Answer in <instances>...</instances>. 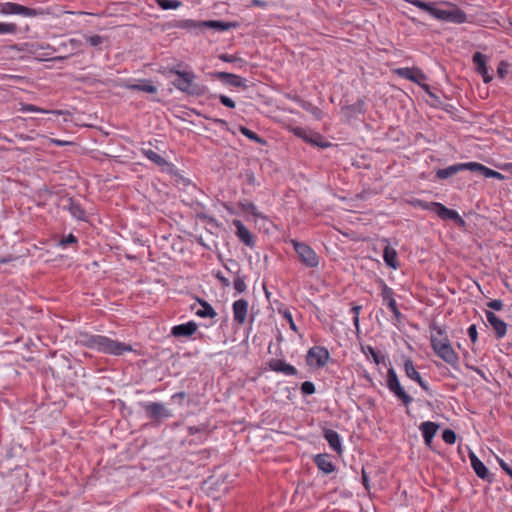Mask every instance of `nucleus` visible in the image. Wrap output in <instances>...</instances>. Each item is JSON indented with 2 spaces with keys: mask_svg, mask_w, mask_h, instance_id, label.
<instances>
[{
  "mask_svg": "<svg viewBox=\"0 0 512 512\" xmlns=\"http://www.w3.org/2000/svg\"><path fill=\"white\" fill-rule=\"evenodd\" d=\"M323 437L328 442L330 448L334 450L338 455H342L343 446L339 433L332 429H324Z\"/></svg>",
  "mask_w": 512,
  "mask_h": 512,
  "instance_id": "nucleus-23",
  "label": "nucleus"
},
{
  "mask_svg": "<svg viewBox=\"0 0 512 512\" xmlns=\"http://www.w3.org/2000/svg\"><path fill=\"white\" fill-rule=\"evenodd\" d=\"M380 288H381L380 294H381L383 303L393 313L394 317L397 320H400L402 317V313L400 312V310L397 307L393 289L391 287H389L383 280H380Z\"/></svg>",
  "mask_w": 512,
  "mask_h": 512,
  "instance_id": "nucleus-10",
  "label": "nucleus"
},
{
  "mask_svg": "<svg viewBox=\"0 0 512 512\" xmlns=\"http://www.w3.org/2000/svg\"><path fill=\"white\" fill-rule=\"evenodd\" d=\"M361 475H362V483L365 486V488L368 489L369 488V485H368L369 479H368V475L365 472V470H362Z\"/></svg>",
  "mask_w": 512,
  "mask_h": 512,
  "instance_id": "nucleus-60",
  "label": "nucleus"
},
{
  "mask_svg": "<svg viewBox=\"0 0 512 512\" xmlns=\"http://www.w3.org/2000/svg\"><path fill=\"white\" fill-rule=\"evenodd\" d=\"M238 207L241 209V211L244 213V214H250L252 215L254 218H261V219H264L265 216L263 215V213H261L258 208L256 207V205L248 200H242L238 203Z\"/></svg>",
  "mask_w": 512,
  "mask_h": 512,
  "instance_id": "nucleus-30",
  "label": "nucleus"
},
{
  "mask_svg": "<svg viewBox=\"0 0 512 512\" xmlns=\"http://www.w3.org/2000/svg\"><path fill=\"white\" fill-rule=\"evenodd\" d=\"M141 153L147 159H149L151 162H153L154 164H156L159 167L163 168L168 165V161L165 158H163L162 156H160L158 153L153 151L152 149L143 148V149H141Z\"/></svg>",
  "mask_w": 512,
  "mask_h": 512,
  "instance_id": "nucleus-32",
  "label": "nucleus"
},
{
  "mask_svg": "<svg viewBox=\"0 0 512 512\" xmlns=\"http://www.w3.org/2000/svg\"><path fill=\"white\" fill-rule=\"evenodd\" d=\"M415 382L426 392H429V384L427 381H425L422 376H420L418 379L415 380Z\"/></svg>",
  "mask_w": 512,
  "mask_h": 512,
  "instance_id": "nucleus-56",
  "label": "nucleus"
},
{
  "mask_svg": "<svg viewBox=\"0 0 512 512\" xmlns=\"http://www.w3.org/2000/svg\"><path fill=\"white\" fill-rule=\"evenodd\" d=\"M290 243L292 244L300 262L304 266L308 268H316L319 266L320 257L311 246L295 239H291Z\"/></svg>",
  "mask_w": 512,
  "mask_h": 512,
  "instance_id": "nucleus-6",
  "label": "nucleus"
},
{
  "mask_svg": "<svg viewBox=\"0 0 512 512\" xmlns=\"http://www.w3.org/2000/svg\"><path fill=\"white\" fill-rule=\"evenodd\" d=\"M218 99L222 105H224L228 108H235V106H236L235 102L226 95L221 94L218 96Z\"/></svg>",
  "mask_w": 512,
  "mask_h": 512,
  "instance_id": "nucleus-48",
  "label": "nucleus"
},
{
  "mask_svg": "<svg viewBox=\"0 0 512 512\" xmlns=\"http://www.w3.org/2000/svg\"><path fill=\"white\" fill-rule=\"evenodd\" d=\"M442 439L445 443L452 445L456 442L457 436L453 430L445 429L442 432Z\"/></svg>",
  "mask_w": 512,
  "mask_h": 512,
  "instance_id": "nucleus-42",
  "label": "nucleus"
},
{
  "mask_svg": "<svg viewBox=\"0 0 512 512\" xmlns=\"http://www.w3.org/2000/svg\"><path fill=\"white\" fill-rule=\"evenodd\" d=\"M124 87L128 90L143 91L146 93L154 94L157 92V87L151 83L150 80H142L138 84H124Z\"/></svg>",
  "mask_w": 512,
  "mask_h": 512,
  "instance_id": "nucleus-29",
  "label": "nucleus"
},
{
  "mask_svg": "<svg viewBox=\"0 0 512 512\" xmlns=\"http://www.w3.org/2000/svg\"><path fill=\"white\" fill-rule=\"evenodd\" d=\"M509 64L505 61H501L497 67V74L500 78H505L508 73Z\"/></svg>",
  "mask_w": 512,
  "mask_h": 512,
  "instance_id": "nucleus-47",
  "label": "nucleus"
},
{
  "mask_svg": "<svg viewBox=\"0 0 512 512\" xmlns=\"http://www.w3.org/2000/svg\"><path fill=\"white\" fill-rule=\"evenodd\" d=\"M187 430H188L189 435L200 434L206 430V426L205 425L189 426Z\"/></svg>",
  "mask_w": 512,
  "mask_h": 512,
  "instance_id": "nucleus-52",
  "label": "nucleus"
},
{
  "mask_svg": "<svg viewBox=\"0 0 512 512\" xmlns=\"http://www.w3.org/2000/svg\"><path fill=\"white\" fill-rule=\"evenodd\" d=\"M383 259L387 266L396 270L399 267L398 255L394 248L386 245L383 251Z\"/></svg>",
  "mask_w": 512,
  "mask_h": 512,
  "instance_id": "nucleus-27",
  "label": "nucleus"
},
{
  "mask_svg": "<svg viewBox=\"0 0 512 512\" xmlns=\"http://www.w3.org/2000/svg\"><path fill=\"white\" fill-rule=\"evenodd\" d=\"M488 167L478 162L463 163V170L477 172L485 177Z\"/></svg>",
  "mask_w": 512,
  "mask_h": 512,
  "instance_id": "nucleus-36",
  "label": "nucleus"
},
{
  "mask_svg": "<svg viewBox=\"0 0 512 512\" xmlns=\"http://www.w3.org/2000/svg\"><path fill=\"white\" fill-rule=\"evenodd\" d=\"M170 73L177 75L179 78L173 82V85L180 91L190 95H198L201 93L199 85L194 83L196 78L192 71H181L176 67L170 69Z\"/></svg>",
  "mask_w": 512,
  "mask_h": 512,
  "instance_id": "nucleus-5",
  "label": "nucleus"
},
{
  "mask_svg": "<svg viewBox=\"0 0 512 512\" xmlns=\"http://www.w3.org/2000/svg\"><path fill=\"white\" fill-rule=\"evenodd\" d=\"M313 462L324 474H331L336 470V466L331 461V456L329 454H317L313 457Z\"/></svg>",
  "mask_w": 512,
  "mask_h": 512,
  "instance_id": "nucleus-20",
  "label": "nucleus"
},
{
  "mask_svg": "<svg viewBox=\"0 0 512 512\" xmlns=\"http://www.w3.org/2000/svg\"><path fill=\"white\" fill-rule=\"evenodd\" d=\"M239 131L251 141H254L259 144H265V141L260 136H258L254 131L248 129L247 127L240 126Z\"/></svg>",
  "mask_w": 512,
  "mask_h": 512,
  "instance_id": "nucleus-38",
  "label": "nucleus"
},
{
  "mask_svg": "<svg viewBox=\"0 0 512 512\" xmlns=\"http://www.w3.org/2000/svg\"><path fill=\"white\" fill-rule=\"evenodd\" d=\"M430 341L432 349H435L444 343L450 342L445 327L433 325L431 327Z\"/></svg>",
  "mask_w": 512,
  "mask_h": 512,
  "instance_id": "nucleus-21",
  "label": "nucleus"
},
{
  "mask_svg": "<svg viewBox=\"0 0 512 512\" xmlns=\"http://www.w3.org/2000/svg\"><path fill=\"white\" fill-rule=\"evenodd\" d=\"M415 7L427 12L434 19L454 24L468 21L467 14L456 4L448 1L424 2L422 0H405Z\"/></svg>",
  "mask_w": 512,
  "mask_h": 512,
  "instance_id": "nucleus-1",
  "label": "nucleus"
},
{
  "mask_svg": "<svg viewBox=\"0 0 512 512\" xmlns=\"http://www.w3.org/2000/svg\"><path fill=\"white\" fill-rule=\"evenodd\" d=\"M80 342L87 348L116 356L133 350L131 345L113 340L104 335L84 334L81 336Z\"/></svg>",
  "mask_w": 512,
  "mask_h": 512,
  "instance_id": "nucleus-2",
  "label": "nucleus"
},
{
  "mask_svg": "<svg viewBox=\"0 0 512 512\" xmlns=\"http://www.w3.org/2000/svg\"><path fill=\"white\" fill-rule=\"evenodd\" d=\"M73 243H77V238L73 234H69L68 236L63 238L61 241V244H63V245H68V244H73Z\"/></svg>",
  "mask_w": 512,
  "mask_h": 512,
  "instance_id": "nucleus-57",
  "label": "nucleus"
},
{
  "mask_svg": "<svg viewBox=\"0 0 512 512\" xmlns=\"http://www.w3.org/2000/svg\"><path fill=\"white\" fill-rule=\"evenodd\" d=\"M156 3L163 10H176L181 6V2L178 0H156Z\"/></svg>",
  "mask_w": 512,
  "mask_h": 512,
  "instance_id": "nucleus-39",
  "label": "nucleus"
},
{
  "mask_svg": "<svg viewBox=\"0 0 512 512\" xmlns=\"http://www.w3.org/2000/svg\"><path fill=\"white\" fill-rule=\"evenodd\" d=\"M362 309L360 305H353L350 312L353 314V324L356 330H359V314Z\"/></svg>",
  "mask_w": 512,
  "mask_h": 512,
  "instance_id": "nucleus-44",
  "label": "nucleus"
},
{
  "mask_svg": "<svg viewBox=\"0 0 512 512\" xmlns=\"http://www.w3.org/2000/svg\"><path fill=\"white\" fill-rule=\"evenodd\" d=\"M461 171H464L463 170V163H457V164H454V165H451V166H448L446 168H443V169H439L437 170L436 172V176L437 178L439 179H447Z\"/></svg>",
  "mask_w": 512,
  "mask_h": 512,
  "instance_id": "nucleus-31",
  "label": "nucleus"
},
{
  "mask_svg": "<svg viewBox=\"0 0 512 512\" xmlns=\"http://www.w3.org/2000/svg\"><path fill=\"white\" fill-rule=\"evenodd\" d=\"M469 459L471 467L473 468L476 475L481 478L482 480H487L489 482L492 481V476L489 473L488 468L485 466V464L476 456L475 453L470 452L469 453Z\"/></svg>",
  "mask_w": 512,
  "mask_h": 512,
  "instance_id": "nucleus-18",
  "label": "nucleus"
},
{
  "mask_svg": "<svg viewBox=\"0 0 512 512\" xmlns=\"http://www.w3.org/2000/svg\"><path fill=\"white\" fill-rule=\"evenodd\" d=\"M185 397H186V393L185 392H178V393H175L172 396V399H174V400H176V399L183 400Z\"/></svg>",
  "mask_w": 512,
  "mask_h": 512,
  "instance_id": "nucleus-61",
  "label": "nucleus"
},
{
  "mask_svg": "<svg viewBox=\"0 0 512 512\" xmlns=\"http://www.w3.org/2000/svg\"><path fill=\"white\" fill-rule=\"evenodd\" d=\"M294 133L296 136H298L299 138L303 139L305 142L313 146L327 148L331 145L330 142L324 140L322 135L311 130H307L304 128H296L294 130Z\"/></svg>",
  "mask_w": 512,
  "mask_h": 512,
  "instance_id": "nucleus-12",
  "label": "nucleus"
},
{
  "mask_svg": "<svg viewBox=\"0 0 512 512\" xmlns=\"http://www.w3.org/2000/svg\"><path fill=\"white\" fill-rule=\"evenodd\" d=\"M403 369L406 376L413 381H415L421 376L420 373L416 370L412 359L409 357H406L404 359Z\"/></svg>",
  "mask_w": 512,
  "mask_h": 512,
  "instance_id": "nucleus-33",
  "label": "nucleus"
},
{
  "mask_svg": "<svg viewBox=\"0 0 512 512\" xmlns=\"http://www.w3.org/2000/svg\"><path fill=\"white\" fill-rule=\"evenodd\" d=\"M500 467L512 478V469L509 465L502 459H498Z\"/></svg>",
  "mask_w": 512,
  "mask_h": 512,
  "instance_id": "nucleus-58",
  "label": "nucleus"
},
{
  "mask_svg": "<svg viewBox=\"0 0 512 512\" xmlns=\"http://www.w3.org/2000/svg\"><path fill=\"white\" fill-rule=\"evenodd\" d=\"M213 76L225 85L247 88V80L239 75L228 72H215Z\"/></svg>",
  "mask_w": 512,
  "mask_h": 512,
  "instance_id": "nucleus-16",
  "label": "nucleus"
},
{
  "mask_svg": "<svg viewBox=\"0 0 512 512\" xmlns=\"http://www.w3.org/2000/svg\"><path fill=\"white\" fill-rule=\"evenodd\" d=\"M419 428L422 433L425 445L430 447L432 440L439 429V425L435 422L425 421L421 423Z\"/></svg>",
  "mask_w": 512,
  "mask_h": 512,
  "instance_id": "nucleus-25",
  "label": "nucleus"
},
{
  "mask_svg": "<svg viewBox=\"0 0 512 512\" xmlns=\"http://www.w3.org/2000/svg\"><path fill=\"white\" fill-rule=\"evenodd\" d=\"M248 308L249 303L245 299H238L233 302V320L237 325L241 326L246 322L248 316Z\"/></svg>",
  "mask_w": 512,
  "mask_h": 512,
  "instance_id": "nucleus-15",
  "label": "nucleus"
},
{
  "mask_svg": "<svg viewBox=\"0 0 512 512\" xmlns=\"http://www.w3.org/2000/svg\"><path fill=\"white\" fill-rule=\"evenodd\" d=\"M197 302L201 306L195 311V314L200 318H215L217 312L215 309L205 300L197 298Z\"/></svg>",
  "mask_w": 512,
  "mask_h": 512,
  "instance_id": "nucleus-28",
  "label": "nucleus"
},
{
  "mask_svg": "<svg viewBox=\"0 0 512 512\" xmlns=\"http://www.w3.org/2000/svg\"><path fill=\"white\" fill-rule=\"evenodd\" d=\"M434 353L441 358L444 362L452 367H456L459 363V356L452 347L451 342L439 345V347L433 349Z\"/></svg>",
  "mask_w": 512,
  "mask_h": 512,
  "instance_id": "nucleus-13",
  "label": "nucleus"
},
{
  "mask_svg": "<svg viewBox=\"0 0 512 512\" xmlns=\"http://www.w3.org/2000/svg\"><path fill=\"white\" fill-rule=\"evenodd\" d=\"M198 329V325L195 321H188L183 324L175 325L171 329V335L174 337H190Z\"/></svg>",
  "mask_w": 512,
  "mask_h": 512,
  "instance_id": "nucleus-22",
  "label": "nucleus"
},
{
  "mask_svg": "<svg viewBox=\"0 0 512 512\" xmlns=\"http://www.w3.org/2000/svg\"><path fill=\"white\" fill-rule=\"evenodd\" d=\"M232 265H234L237 270L234 272L236 274V278L234 279V288L238 293H242L247 289V285L245 282V277L239 275V266L235 261H230Z\"/></svg>",
  "mask_w": 512,
  "mask_h": 512,
  "instance_id": "nucleus-34",
  "label": "nucleus"
},
{
  "mask_svg": "<svg viewBox=\"0 0 512 512\" xmlns=\"http://www.w3.org/2000/svg\"><path fill=\"white\" fill-rule=\"evenodd\" d=\"M329 351L322 346H314L308 350L307 363L317 368L324 367L329 361Z\"/></svg>",
  "mask_w": 512,
  "mask_h": 512,
  "instance_id": "nucleus-9",
  "label": "nucleus"
},
{
  "mask_svg": "<svg viewBox=\"0 0 512 512\" xmlns=\"http://www.w3.org/2000/svg\"><path fill=\"white\" fill-rule=\"evenodd\" d=\"M268 365L270 370L286 376H295L298 373L297 369L293 365L281 359H271Z\"/></svg>",
  "mask_w": 512,
  "mask_h": 512,
  "instance_id": "nucleus-19",
  "label": "nucleus"
},
{
  "mask_svg": "<svg viewBox=\"0 0 512 512\" xmlns=\"http://www.w3.org/2000/svg\"><path fill=\"white\" fill-rule=\"evenodd\" d=\"M393 73L401 78L410 80L420 85L425 91H427L432 96V93L429 91V86L423 83L424 81H426L427 77L422 72L421 69L417 67H400L394 69Z\"/></svg>",
  "mask_w": 512,
  "mask_h": 512,
  "instance_id": "nucleus-8",
  "label": "nucleus"
},
{
  "mask_svg": "<svg viewBox=\"0 0 512 512\" xmlns=\"http://www.w3.org/2000/svg\"><path fill=\"white\" fill-rule=\"evenodd\" d=\"M49 142L56 146H60V147L73 144L71 141L60 140V139H55V138H49Z\"/></svg>",
  "mask_w": 512,
  "mask_h": 512,
  "instance_id": "nucleus-54",
  "label": "nucleus"
},
{
  "mask_svg": "<svg viewBox=\"0 0 512 512\" xmlns=\"http://www.w3.org/2000/svg\"><path fill=\"white\" fill-rule=\"evenodd\" d=\"M301 392L302 394L304 395H312L315 393L316 389H315V385L313 382L311 381H305L301 384Z\"/></svg>",
  "mask_w": 512,
  "mask_h": 512,
  "instance_id": "nucleus-43",
  "label": "nucleus"
},
{
  "mask_svg": "<svg viewBox=\"0 0 512 512\" xmlns=\"http://www.w3.org/2000/svg\"><path fill=\"white\" fill-rule=\"evenodd\" d=\"M386 386L388 390L394 395L395 398L406 408V412H409V408L413 403V397L408 394L403 385L401 384L398 375L393 367L387 370L386 375Z\"/></svg>",
  "mask_w": 512,
  "mask_h": 512,
  "instance_id": "nucleus-4",
  "label": "nucleus"
},
{
  "mask_svg": "<svg viewBox=\"0 0 512 512\" xmlns=\"http://www.w3.org/2000/svg\"><path fill=\"white\" fill-rule=\"evenodd\" d=\"M146 416L152 420H162L172 417V412L163 403L148 402L143 405Z\"/></svg>",
  "mask_w": 512,
  "mask_h": 512,
  "instance_id": "nucleus-11",
  "label": "nucleus"
},
{
  "mask_svg": "<svg viewBox=\"0 0 512 512\" xmlns=\"http://www.w3.org/2000/svg\"><path fill=\"white\" fill-rule=\"evenodd\" d=\"M11 261V258L2 257L0 258V264H6Z\"/></svg>",
  "mask_w": 512,
  "mask_h": 512,
  "instance_id": "nucleus-64",
  "label": "nucleus"
},
{
  "mask_svg": "<svg viewBox=\"0 0 512 512\" xmlns=\"http://www.w3.org/2000/svg\"><path fill=\"white\" fill-rule=\"evenodd\" d=\"M251 5L254 7L266 8L267 3L263 0H252Z\"/></svg>",
  "mask_w": 512,
  "mask_h": 512,
  "instance_id": "nucleus-59",
  "label": "nucleus"
},
{
  "mask_svg": "<svg viewBox=\"0 0 512 512\" xmlns=\"http://www.w3.org/2000/svg\"><path fill=\"white\" fill-rule=\"evenodd\" d=\"M17 25L15 23L0 22V34H15Z\"/></svg>",
  "mask_w": 512,
  "mask_h": 512,
  "instance_id": "nucleus-40",
  "label": "nucleus"
},
{
  "mask_svg": "<svg viewBox=\"0 0 512 512\" xmlns=\"http://www.w3.org/2000/svg\"><path fill=\"white\" fill-rule=\"evenodd\" d=\"M0 13L3 15H20L23 17H36L43 14L42 9L29 8L18 3H0Z\"/></svg>",
  "mask_w": 512,
  "mask_h": 512,
  "instance_id": "nucleus-7",
  "label": "nucleus"
},
{
  "mask_svg": "<svg viewBox=\"0 0 512 512\" xmlns=\"http://www.w3.org/2000/svg\"><path fill=\"white\" fill-rule=\"evenodd\" d=\"M408 203L414 208L433 211L442 220H452L459 226L465 225V221L462 219V217L458 214L457 211L447 208L440 202H428L422 199L413 198L411 200H408Z\"/></svg>",
  "mask_w": 512,
  "mask_h": 512,
  "instance_id": "nucleus-3",
  "label": "nucleus"
},
{
  "mask_svg": "<svg viewBox=\"0 0 512 512\" xmlns=\"http://www.w3.org/2000/svg\"><path fill=\"white\" fill-rule=\"evenodd\" d=\"M236 228L237 237L247 246L252 247L255 244L254 237L248 228L238 219H234L232 222Z\"/></svg>",
  "mask_w": 512,
  "mask_h": 512,
  "instance_id": "nucleus-24",
  "label": "nucleus"
},
{
  "mask_svg": "<svg viewBox=\"0 0 512 512\" xmlns=\"http://www.w3.org/2000/svg\"><path fill=\"white\" fill-rule=\"evenodd\" d=\"M485 316L488 323L493 328L496 337L499 339L503 338L507 333V324L492 311H485Z\"/></svg>",
  "mask_w": 512,
  "mask_h": 512,
  "instance_id": "nucleus-17",
  "label": "nucleus"
},
{
  "mask_svg": "<svg viewBox=\"0 0 512 512\" xmlns=\"http://www.w3.org/2000/svg\"><path fill=\"white\" fill-rule=\"evenodd\" d=\"M488 58L486 55L482 54L481 52H476L473 55V63L475 65V69L477 73H479L483 81L485 83H489L493 79V75L489 72V68L487 66Z\"/></svg>",
  "mask_w": 512,
  "mask_h": 512,
  "instance_id": "nucleus-14",
  "label": "nucleus"
},
{
  "mask_svg": "<svg viewBox=\"0 0 512 512\" xmlns=\"http://www.w3.org/2000/svg\"><path fill=\"white\" fill-rule=\"evenodd\" d=\"M468 336L472 343H476L478 340V332L475 324H472L468 327Z\"/></svg>",
  "mask_w": 512,
  "mask_h": 512,
  "instance_id": "nucleus-49",
  "label": "nucleus"
},
{
  "mask_svg": "<svg viewBox=\"0 0 512 512\" xmlns=\"http://www.w3.org/2000/svg\"><path fill=\"white\" fill-rule=\"evenodd\" d=\"M501 169L512 174V163H505L504 165L501 166Z\"/></svg>",
  "mask_w": 512,
  "mask_h": 512,
  "instance_id": "nucleus-62",
  "label": "nucleus"
},
{
  "mask_svg": "<svg viewBox=\"0 0 512 512\" xmlns=\"http://www.w3.org/2000/svg\"><path fill=\"white\" fill-rule=\"evenodd\" d=\"M68 210L71 213V215L78 220H84L86 217L84 209L81 207L79 203L75 201H70Z\"/></svg>",
  "mask_w": 512,
  "mask_h": 512,
  "instance_id": "nucleus-35",
  "label": "nucleus"
},
{
  "mask_svg": "<svg viewBox=\"0 0 512 512\" xmlns=\"http://www.w3.org/2000/svg\"><path fill=\"white\" fill-rule=\"evenodd\" d=\"M279 313L288 322L290 329L293 330L294 332H298V328L293 320V316H292L291 312L289 310L285 309V310H279Z\"/></svg>",
  "mask_w": 512,
  "mask_h": 512,
  "instance_id": "nucleus-41",
  "label": "nucleus"
},
{
  "mask_svg": "<svg viewBox=\"0 0 512 512\" xmlns=\"http://www.w3.org/2000/svg\"><path fill=\"white\" fill-rule=\"evenodd\" d=\"M220 59H222L225 62H232L233 61V57L230 56V55H227V54L221 55Z\"/></svg>",
  "mask_w": 512,
  "mask_h": 512,
  "instance_id": "nucleus-63",
  "label": "nucleus"
},
{
  "mask_svg": "<svg viewBox=\"0 0 512 512\" xmlns=\"http://www.w3.org/2000/svg\"><path fill=\"white\" fill-rule=\"evenodd\" d=\"M363 352L365 354L371 355L375 364L378 365L381 363V358H380L378 352L372 346H367L366 348H363Z\"/></svg>",
  "mask_w": 512,
  "mask_h": 512,
  "instance_id": "nucleus-46",
  "label": "nucleus"
},
{
  "mask_svg": "<svg viewBox=\"0 0 512 512\" xmlns=\"http://www.w3.org/2000/svg\"><path fill=\"white\" fill-rule=\"evenodd\" d=\"M364 101L358 100L355 104L348 106L347 111L351 112V114L355 113H363L364 112Z\"/></svg>",
  "mask_w": 512,
  "mask_h": 512,
  "instance_id": "nucleus-45",
  "label": "nucleus"
},
{
  "mask_svg": "<svg viewBox=\"0 0 512 512\" xmlns=\"http://www.w3.org/2000/svg\"><path fill=\"white\" fill-rule=\"evenodd\" d=\"M19 111L21 112H39V113H55V114H60L59 111H50V110H45V109H42L38 106H35L33 104H25V103H21L20 104V108H19Z\"/></svg>",
  "mask_w": 512,
  "mask_h": 512,
  "instance_id": "nucleus-37",
  "label": "nucleus"
},
{
  "mask_svg": "<svg viewBox=\"0 0 512 512\" xmlns=\"http://www.w3.org/2000/svg\"><path fill=\"white\" fill-rule=\"evenodd\" d=\"M87 41L91 46H98L102 44V37L99 35H93L88 37Z\"/></svg>",
  "mask_w": 512,
  "mask_h": 512,
  "instance_id": "nucleus-53",
  "label": "nucleus"
},
{
  "mask_svg": "<svg viewBox=\"0 0 512 512\" xmlns=\"http://www.w3.org/2000/svg\"><path fill=\"white\" fill-rule=\"evenodd\" d=\"M485 177L486 178H494V179H497V180H504L505 179V176L503 174H501L500 172L495 171V170H493V169H491L489 167L487 169Z\"/></svg>",
  "mask_w": 512,
  "mask_h": 512,
  "instance_id": "nucleus-50",
  "label": "nucleus"
},
{
  "mask_svg": "<svg viewBox=\"0 0 512 512\" xmlns=\"http://www.w3.org/2000/svg\"><path fill=\"white\" fill-rule=\"evenodd\" d=\"M215 277L218 279V281L222 284V286L224 287H228L230 286V281L229 279H227L226 277H224V275L218 271L216 274H215Z\"/></svg>",
  "mask_w": 512,
  "mask_h": 512,
  "instance_id": "nucleus-55",
  "label": "nucleus"
},
{
  "mask_svg": "<svg viewBox=\"0 0 512 512\" xmlns=\"http://www.w3.org/2000/svg\"><path fill=\"white\" fill-rule=\"evenodd\" d=\"M487 306L490 308V309H493V310H496V311H500L503 309V302L499 299H494V300H491L487 303Z\"/></svg>",
  "mask_w": 512,
  "mask_h": 512,
  "instance_id": "nucleus-51",
  "label": "nucleus"
},
{
  "mask_svg": "<svg viewBox=\"0 0 512 512\" xmlns=\"http://www.w3.org/2000/svg\"><path fill=\"white\" fill-rule=\"evenodd\" d=\"M186 27H193V28H199V27H208V28H214L219 31H225L229 28V24L222 22V21H203V22H195V21H187Z\"/></svg>",
  "mask_w": 512,
  "mask_h": 512,
  "instance_id": "nucleus-26",
  "label": "nucleus"
}]
</instances>
